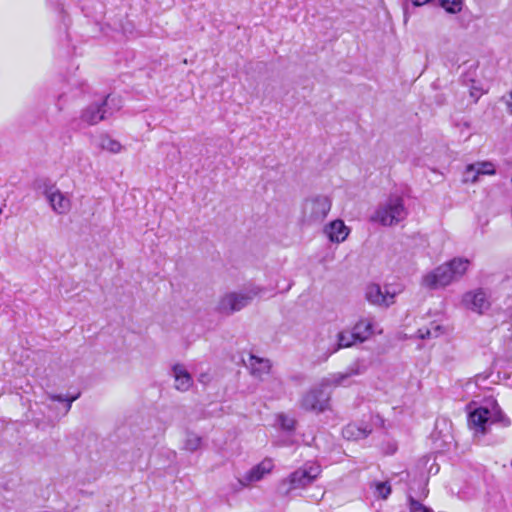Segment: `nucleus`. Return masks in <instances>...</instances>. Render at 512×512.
Listing matches in <instances>:
<instances>
[{
  "instance_id": "nucleus-18",
  "label": "nucleus",
  "mask_w": 512,
  "mask_h": 512,
  "mask_svg": "<svg viewBox=\"0 0 512 512\" xmlns=\"http://www.w3.org/2000/svg\"><path fill=\"white\" fill-rule=\"evenodd\" d=\"M247 366L251 375L260 380H263L264 376L270 373L272 367L269 359L260 358L255 355H250Z\"/></svg>"
},
{
  "instance_id": "nucleus-21",
  "label": "nucleus",
  "mask_w": 512,
  "mask_h": 512,
  "mask_svg": "<svg viewBox=\"0 0 512 512\" xmlns=\"http://www.w3.org/2000/svg\"><path fill=\"white\" fill-rule=\"evenodd\" d=\"M442 334L443 327L436 322H431L429 326L419 328L417 331L418 338L426 340L438 338Z\"/></svg>"
},
{
  "instance_id": "nucleus-9",
  "label": "nucleus",
  "mask_w": 512,
  "mask_h": 512,
  "mask_svg": "<svg viewBox=\"0 0 512 512\" xmlns=\"http://www.w3.org/2000/svg\"><path fill=\"white\" fill-rule=\"evenodd\" d=\"M114 100L108 96L101 102H95L85 107L79 116V126H92L104 120L108 115L106 107Z\"/></svg>"
},
{
  "instance_id": "nucleus-28",
  "label": "nucleus",
  "mask_w": 512,
  "mask_h": 512,
  "mask_svg": "<svg viewBox=\"0 0 512 512\" xmlns=\"http://www.w3.org/2000/svg\"><path fill=\"white\" fill-rule=\"evenodd\" d=\"M409 510L410 512H433L430 508L424 506L413 498L409 501Z\"/></svg>"
},
{
  "instance_id": "nucleus-22",
  "label": "nucleus",
  "mask_w": 512,
  "mask_h": 512,
  "mask_svg": "<svg viewBox=\"0 0 512 512\" xmlns=\"http://www.w3.org/2000/svg\"><path fill=\"white\" fill-rule=\"evenodd\" d=\"M99 147L102 150H105L112 154L120 153L123 150L122 144L108 135H103L100 137Z\"/></svg>"
},
{
  "instance_id": "nucleus-5",
  "label": "nucleus",
  "mask_w": 512,
  "mask_h": 512,
  "mask_svg": "<svg viewBox=\"0 0 512 512\" xmlns=\"http://www.w3.org/2000/svg\"><path fill=\"white\" fill-rule=\"evenodd\" d=\"M407 214L403 198L393 195L378 206L371 216V221L383 226H393L403 221Z\"/></svg>"
},
{
  "instance_id": "nucleus-16",
  "label": "nucleus",
  "mask_w": 512,
  "mask_h": 512,
  "mask_svg": "<svg viewBox=\"0 0 512 512\" xmlns=\"http://www.w3.org/2000/svg\"><path fill=\"white\" fill-rule=\"evenodd\" d=\"M349 233L350 229L340 219L333 220L324 227V234L333 243L344 242Z\"/></svg>"
},
{
  "instance_id": "nucleus-34",
  "label": "nucleus",
  "mask_w": 512,
  "mask_h": 512,
  "mask_svg": "<svg viewBox=\"0 0 512 512\" xmlns=\"http://www.w3.org/2000/svg\"><path fill=\"white\" fill-rule=\"evenodd\" d=\"M206 378H207V376L205 374H201L199 377V381L202 383H206Z\"/></svg>"
},
{
  "instance_id": "nucleus-8",
  "label": "nucleus",
  "mask_w": 512,
  "mask_h": 512,
  "mask_svg": "<svg viewBox=\"0 0 512 512\" xmlns=\"http://www.w3.org/2000/svg\"><path fill=\"white\" fill-rule=\"evenodd\" d=\"M326 386L311 389L305 393L301 399L300 405L307 411L323 412L329 406L330 392L326 390Z\"/></svg>"
},
{
  "instance_id": "nucleus-1",
  "label": "nucleus",
  "mask_w": 512,
  "mask_h": 512,
  "mask_svg": "<svg viewBox=\"0 0 512 512\" xmlns=\"http://www.w3.org/2000/svg\"><path fill=\"white\" fill-rule=\"evenodd\" d=\"M470 266V260L462 257L453 258L425 273L421 285L430 290L443 289L461 279Z\"/></svg>"
},
{
  "instance_id": "nucleus-12",
  "label": "nucleus",
  "mask_w": 512,
  "mask_h": 512,
  "mask_svg": "<svg viewBox=\"0 0 512 512\" xmlns=\"http://www.w3.org/2000/svg\"><path fill=\"white\" fill-rule=\"evenodd\" d=\"M274 468L272 459L266 458L257 465L253 466L247 471L240 479L239 482L243 486H248L252 483L262 480L266 475L271 473Z\"/></svg>"
},
{
  "instance_id": "nucleus-14",
  "label": "nucleus",
  "mask_w": 512,
  "mask_h": 512,
  "mask_svg": "<svg viewBox=\"0 0 512 512\" xmlns=\"http://www.w3.org/2000/svg\"><path fill=\"white\" fill-rule=\"evenodd\" d=\"M322 342H329L325 348V355H332L341 348L350 347L357 342L352 331H342L337 334V341L333 337L323 338Z\"/></svg>"
},
{
  "instance_id": "nucleus-4",
  "label": "nucleus",
  "mask_w": 512,
  "mask_h": 512,
  "mask_svg": "<svg viewBox=\"0 0 512 512\" xmlns=\"http://www.w3.org/2000/svg\"><path fill=\"white\" fill-rule=\"evenodd\" d=\"M321 466L316 462H306L283 479L279 485L282 494L288 495L293 490L304 489L311 485L321 474Z\"/></svg>"
},
{
  "instance_id": "nucleus-2",
  "label": "nucleus",
  "mask_w": 512,
  "mask_h": 512,
  "mask_svg": "<svg viewBox=\"0 0 512 512\" xmlns=\"http://www.w3.org/2000/svg\"><path fill=\"white\" fill-rule=\"evenodd\" d=\"M492 423H501L504 427L511 424L510 419L502 412L498 403L493 400H487L483 406L470 412L468 425L476 433L484 434L487 425Z\"/></svg>"
},
{
  "instance_id": "nucleus-10",
  "label": "nucleus",
  "mask_w": 512,
  "mask_h": 512,
  "mask_svg": "<svg viewBox=\"0 0 512 512\" xmlns=\"http://www.w3.org/2000/svg\"><path fill=\"white\" fill-rule=\"evenodd\" d=\"M364 372V368L359 362H355L348 366L344 371L336 372L323 378L322 386L329 387H348L354 383L353 378L361 375Z\"/></svg>"
},
{
  "instance_id": "nucleus-24",
  "label": "nucleus",
  "mask_w": 512,
  "mask_h": 512,
  "mask_svg": "<svg viewBox=\"0 0 512 512\" xmlns=\"http://www.w3.org/2000/svg\"><path fill=\"white\" fill-rule=\"evenodd\" d=\"M371 489H374V494L381 499H387L391 493V486L388 482H373Z\"/></svg>"
},
{
  "instance_id": "nucleus-15",
  "label": "nucleus",
  "mask_w": 512,
  "mask_h": 512,
  "mask_svg": "<svg viewBox=\"0 0 512 512\" xmlns=\"http://www.w3.org/2000/svg\"><path fill=\"white\" fill-rule=\"evenodd\" d=\"M365 297L373 305L389 306L394 302V293L383 292L377 284H370L366 288Z\"/></svg>"
},
{
  "instance_id": "nucleus-32",
  "label": "nucleus",
  "mask_w": 512,
  "mask_h": 512,
  "mask_svg": "<svg viewBox=\"0 0 512 512\" xmlns=\"http://www.w3.org/2000/svg\"><path fill=\"white\" fill-rule=\"evenodd\" d=\"M430 0H411L413 6H422L428 3Z\"/></svg>"
},
{
  "instance_id": "nucleus-3",
  "label": "nucleus",
  "mask_w": 512,
  "mask_h": 512,
  "mask_svg": "<svg viewBox=\"0 0 512 512\" xmlns=\"http://www.w3.org/2000/svg\"><path fill=\"white\" fill-rule=\"evenodd\" d=\"M262 291L258 286H249L240 291L227 292L219 298L216 311L223 315H232L247 307Z\"/></svg>"
},
{
  "instance_id": "nucleus-11",
  "label": "nucleus",
  "mask_w": 512,
  "mask_h": 512,
  "mask_svg": "<svg viewBox=\"0 0 512 512\" xmlns=\"http://www.w3.org/2000/svg\"><path fill=\"white\" fill-rule=\"evenodd\" d=\"M496 173L495 166L489 161H479L472 164H468L462 175V182L476 183L480 176L483 175H494Z\"/></svg>"
},
{
  "instance_id": "nucleus-13",
  "label": "nucleus",
  "mask_w": 512,
  "mask_h": 512,
  "mask_svg": "<svg viewBox=\"0 0 512 512\" xmlns=\"http://www.w3.org/2000/svg\"><path fill=\"white\" fill-rule=\"evenodd\" d=\"M52 210L57 214H66L71 208L70 199L55 187L47 188L44 192Z\"/></svg>"
},
{
  "instance_id": "nucleus-29",
  "label": "nucleus",
  "mask_w": 512,
  "mask_h": 512,
  "mask_svg": "<svg viewBox=\"0 0 512 512\" xmlns=\"http://www.w3.org/2000/svg\"><path fill=\"white\" fill-rule=\"evenodd\" d=\"M78 397H79V394H77L76 396L71 397L70 399H67V398L63 397L62 395H54V394H50L49 395V398L52 401H59V402L66 401L67 402L66 412H68L70 410L72 402L75 401Z\"/></svg>"
},
{
  "instance_id": "nucleus-23",
  "label": "nucleus",
  "mask_w": 512,
  "mask_h": 512,
  "mask_svg": "<svg viewBox=\"0 0 512 512\" xmlns=\"http://www.w3.org/2000/svg\"><path fill=\"white\" fill-rule=\"evenodd\" d=\"M202 446V437L194 432H188L184 440V449L189 452H195Z\"/></svg>"
},
{
  "instance_id": "nucleus-17",
  "label": "nucleus",
  "mask_w": 512,
  "mask_h": 512,
  "mask_svg": "<svg viewBox=\"0 0 512 512\" xmlns=\"http://www.w3.org/2000/svg\"><path fill=\"white\" fill-rule=\"evenodd\" d=\"M172 375L174 378V387L176 390L180 392H186L192 387V376L182 364H175L172 367Z\"/></svg>"
},
{
  "instance_id": "nucleus-7",
  "label": "nucleus",
  "mask_w": 512,
  "mask_h": 512,
  "mask_svg": "<svg viewBox=\"0 0 512 512\" xmlns=\"http://www.w3.org/2000/svg\"><path fill=\"white\" fill-rule=\"evenodd\" d=\"M461 303L465 309L479 315L486 313L491 308L490 294L483 288L464 293Z\"/></svg>"
},
{
  "instance_id": "nucleus-33",
  "label": "nucleus",
  "mask_w": 512,
  "mask_h": 512,
  "mask_svg": "<svg viewBox=\"0 0 512 512\" xmlns=\"http://www.w3.org/2000/svg\"><path fill=\"white\" fill-rule=\"evenodd\" d=\"M404 14H405L404 20H405V22H407V20H408V4H406L404 7Z\"/></svg>"
},
{
  "instance_id": "nucleus-6",
  "label": "nucleus",
  "mask_w": 512,
  "mask_h": 512,
  "mask_svg": "<svg viewBox=\"0 0 512 512\" xmlns=\"http://www.w3.org/2000/svg\"><path fill=\"white\" fill-rule=\"evenodd\" d=\"M332 202L328 196L315 195L307 198L302 206L304 221L308 223L322 222L331 210Z\"/></svg>"
},
{
  "instance_id": "nucleus-20",
  "label": "nucleus",
  "mask_w": 512,
  "mask_h": 512,
  "mask_svg": "<svg viewBox=\"0 0 512 512\" xmlns=\"http://www.w3.org/2000/svg\"><path fill=\"white\" fill-rule=\"evenodd\" d=\"M352 332L357 341L363 342L373 334V322L370 319H361L353 327Z\"/></svg>"
},
{
  "instance_id": "nucleus-30",
  "label": "nucleus",
  "mask_w": 512,
  "mask_h": 512,
  "mask_svg": "<svg viewBox=\"0 0 512 512\" xmlns=\"http://www.w3.org/2000/svg\"><path fill=\"white\" fill-rule=\"evenodd\" d=\"M484 93L485 91L473 81L470 87V96L474 98V101L476 102Z\"/></svg>"
},
{
  "instance_id": "nucleus-27",
  "label": "nucleus",
  "mask_w": 512,
  "mask_h": 512,
  "mask_svg": "<svg viewBox=\"0 0 512 512\" xmlns=\"http://www.w3.org/2000/svg\"><path fill=\"white\" fill-rule=\"evenodd\" d=\"M280 426L287 431H291L295 427V420L285 414H280L277 417Z\"/></svg>"
},
{
  "instance_id": "nucleus-25",
  "label": "nucleus",
  "mask_w": 512,
  "mask_h": 512,
  "mask_svg": "<svg viewBox=\"0 0 512 512\" xmlns=\"http://www.w3.org/2000/svg\"><path fill=\"white\" fill-rule=\"evenodd\" d=\"M331 337L330 335H319L315 340V353L321 360H327L331 355H325V348H329V342H322L323 338Z\"/></svg>"
},
{
  "instance_id": "nucleus-31",
  "label": "nucleus",
  "mask_w": 512,
  "mask_h": 512,
  "mask_svg": "<svg viewBox=\"0 0 512 512\" xmlns=\"http://www.w3.org/2000/svg\"><path fill=\"white\" fill-rule=\"evenodd\" d=\"M505 103L507 105L509 112L512 114V92H510L506 97Z\"/></svg>"
},
{
  "instance_id": "nucleus-19",
  "label": "nucleus",
  "mask_w": 512,
  "mask_h": 512,
  "mask_svg": "<svg viewBox=\"0 0 512 512\" xmlns=\"http://www.w3.org/2000/svg\"><path fill=\"white\" fill-rule=\"evenodd\" d=\"M372 429L367 424L350 423L342 430V435L347 440H359L366 438Z\"/></svg>"
},
{
  "instance_id": "nucleus-26",
  "label": "nucleus",
  "mask_w": 512,
  "mask_h": 512,
  "mask_svg": "<svg viewBox=\"0 0 512 512\" xmlns=\"http://www.w3.org/2000/svg\"><path fill=\"white\" fill-rule=\"evenodd\" d=\"M441 6L449 13H457L462 9L461 0H439Z\"/></svg>"
}]
</instances>
